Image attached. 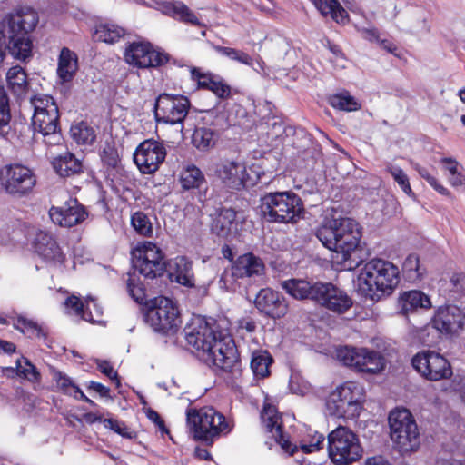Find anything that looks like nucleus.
<instances>
[{
    "label": "nucleus",
    "instance_id": "4be33fe9",
    "mask_svg": "<svg viewBox=\"0 0 465 465\" xmlns=\"http://www.w3.org/2000/svg\"><path fill=\"white\" fill-rule=\"evenodd\" d=\"M33 127L35 132L42 134L43 141L47 145L58 144L62 136L59 132V111H54L51 107V111L44 114H34Z\"/></svg>",
    "mask_w": 465,
    "mask_h": 465
},
{
    "label": "nucleus",
    "instance_id": "603ef678",
    "mask_svg": "<svg viewBox=\"0 0 465 465\" xmlns=\"http://www.w3.org/2000/svg\"><path fill=\"white\" fill-rule=\"evenodd\" d=\"M10 119L9 98L4 86L0 85V127L6 126Z\"/></svg>",
    "mask_w": 465,
    "mask_h": 465
},
{
    "label": "nucleus",
    "instance_id": "6e6d98bb",
    "mask_svg": "<svg viewBox=\"0 0 465 465\" xmlns=\"http://www.w3.org/2000/svg\"><path fill=\"white\" fill-rule=\"evenodd\" d=\"M324 436L321 433L314 432L313 435H311V440L308 444H302L301 449L304 453H312L316 450H319L324 442Z\"/></svg>",
    "mask_w": 465,
    "mask_h": 465
},
{
    "label": "nucleus",
    "instance_id": "7c9ffc66",
    "mask_svg": "<svg viewBox=\"0 0 465 465\" xmlns=\"http://www.w3.org/2000/svg\"><path fill=\"white\" fill-rule=\"evenodd\" d=\"M52 165L61 177L79 174L83 169L81 161L69 152H65L55 157L52 162Z\"/></svg>",
    "mask_w": 465,
    "mask_h": 465
},
{
    "label": "nucleus",
    "instance_id": "6e6552de",
    "mask_svg": "<svg viewBox=\"0 0 465 465\" xmlns=\"http://www.w3.org/2000/svg\"><path fill=\"white\" fill-rule=\"evenodd\" d=\"M363 401V387L357 382L347 381L330 394L326 407L330 415L353 419L360 414Z\"/></svg>",
    "mask_w": 465,
    "mask_h": 465
},
{
    "label": "nucleus",
    "instance_id": "423d86ee",
    "mask_svg": "<svg viewBox=\"0 0 465 465\" xmlns=\"http://www.w3.org/2000/svg\"><path fill=\"white\" fill-rule=\"evenodd\" d=\"M263 217L270 223H296L303 213V203L293 192H274L261 199Z\"/></svg>",
    "mask_w": 465,
    "mask_h": 465
},
{
    "label": "nucleus",
    "instance_id": "3c124183",
    "mask_svg": "<svg viewBox=\"0 0 465 465\" xmlns=\"http://www.w3.org/2000/svg\"><path fill=\"white\" fill-rule=\"evenodd\" d=\"M101 159L110 168H115L119 163V154L114 143H106L101 153Z\"/></svg>",
    "mask_w": 465,
    "mask_h": 465
},
{
    "label": "nucleus",
    "instance_id": "20e7f679",
    "mask_svg": "<svg viewBox=\"0 0 465 465\" xmlns=\"http://www.w3.org/2000/svg\"><path fill=\"white\" fill-rule=\"evenodd\" d=\"M361 292L371 301L390 295L399 283V270L391 262L372 259L361 269L358 276Z\"/></svg>",
    "mask_w": 465,
    "mask_h": 465
},
{
    "label": "nucleus",
    "instance_id": "bb28decb",
    "mask_svg": "<svg viewBox=\"0 0 465 465\" xmlns=\"http://www.w3.org/2000/svg\"><path fill=\"white\" fill-rule=\"evenodd\" d=\"M237 213L232 208H222L212 223V232L218 237L229 240L239 231Z\"/></svg>",
    "mask_w": 465,
    "mask_h": 465
},
{
    "label": "nucleus",
    "instance_id": "4c0bfd02",
    "mask_svg": "<svg viewBox=\"0 0 465 465\" xmlns=\"http://www.w3.org/2000/svg\"><path fill=\"white\" fill-rule=\"evenodd\" d=\"M64 306L67 310H72L73 312L81 317L83 320L91 322H100L101 320L98 318L101 316L100 310L97 309L96 317H94L91 312H87L89 310V304L86 306V310L84 308V302L76 296L71 295L64 301Z\"/></svg>",
    "mask_w": 465,
    "mask_h": 465
},
{
    "label": "nucleus",
    "instance_id": "aec40b11",
    "mask_svg": "<svg viewBox=\"0 0 465 465\" xmlns=\"http://www.w3.org/2000/svg\"><path fill=\"white\" fill-rule=\"evenodd\" d=\"M215 174L225 186L232 190L244 188L249 179L245 163L238 160L222 161L216 165Z\"/></svg>",
    "mask_w": 465,
    "mask_h": 465
},
{
    "label": "nucleus",
    "instance_id": "774afa93",
    "mask_svg": "<svg viewBox=\"0 0 465 465\" xmlns=\"http://www.w3.org/2000/svg\"><path fill=\"white\" fill-rule=\"evenodd\" d=\"M88 389L94 391L95 392L99 393L100 396L102 397H109L110 389L100 382H96L94 381H90Z\"/></svg>",
    "mask_w": 465,
    "mask_h": 465
},
{
    "label": "nucleus",
    "instance_id": "412c9836",
    "mask_svg": "<svg viewBox=\"0 0 465 465\" xmlns=\"http://www.w3.org/2000/svg\"><path fill=\"white\" fill-rule=\"evenodd\" d=\"M316 302L338 314L345 312L352 306V300L344 291L331 282H322L318 290Z\"/></svg>",
    "mask_w": 465,
    "mask_h": 465
},
{
    "label": "nucleus",
    "instance_id": "c03bdc74",
    "mask_svg": "<svg viewBox=\"0 0 465 465\" xmlns=\"http://www.w3.org/2000/svg\"><path fill=\"white\" fill-rule=\"evenodd\" d=\"M141 257L148 261L150 260H157V259H165V255L163 252L162 249L158 247L155 243L152 242H143L139 244L136 248L132 251V255H139Z\"/></svg>",
    "mask_w": 465,
    "mask_h": 465
},
{
    "label": "nucleus",
    "instance_id": "de8ad7c7",
    "mask_svg": "<svg viewBox=\"0 0 465 465\" xmlns=\"http://www.w3.org/2000/svg\"><path fill=\"white\" fill-rule=\"evenodd\" d=\"M31 104L34 107V114H44L51 111V107L54 111H58V106L54 98L45 94H37L31 98Z\"/></svg>",
    "mask_w": 465,
    "mask_h": 465
},
{
    "label": "nucleus",
    "instance_id": "a19ab883",
    "mask_svg": "<svg viewBox=\"0 0 465 465\" xmlns=\"http://www.w3.org/2000/svg\"><path fill=\"white\" fill-rule=\"evenodd\" d=\"M70 133L78 144H92L96 138L94 129L85 122L73 125Z\"/></svg>",
    "mask_w": 465,
    "mask_h": 465
},
{
    "label": "nucleus",
    "instance_id": "58836bf2",
    "mask_svg": "<svg viewBox=\"0 0 465 465\" xmlns=\"http://www.w3.org/2000/svg\"><path fill=\"white\" fill-rule=\"evenodd\" d=\"M402 272L410 282H416L421 279L425 270L421 267L420 258L417 254H409L402 263Z\"/></svg>",
    "mask_w": 465,
    "mask_h": 465
},
{
    "label": "nucleus",
    "instance_id": "dca6fc26",
    "mask_svg": "<svg viewBox=\"0 0 465 465\" xmlns=\"http://www.w3.org/2000/svg\"><path fill=\"white\" fill-rule=\"evenodd\" d=\"M124 59L133 66L145 69L165 64L169 61V55L154 50L149 43L134 42L126 47Z\"/></svg>",
    "mask_w": 465,
    "mask_h": 465
},
{
    "label": "nucleus",
    "instance_id": "9d476101",
    "mask_svg": "<svg viewBox=\"0 0 465 465\" xmlns=\"http://www.w3.org/2000/svg\"><path fill=\"white\" fill-rule=\"evenodd\" d=\"M132 264L133 271L128 272L127 290L131 297L142 304L146 302L145 288L136 272L145 279L153 280L163 275L167 271V264L165 259L146 261L140 253L138 256L132 255Z\"/></svg>",
    "mask_w": 465,
    "mask_h": 465
},
{
    "label": "nucleus",
    "instance_id": "5701e85b",
    "mask_svg": "<svg viewBox=\"0 0 465 465\" xmlns=\"http://www.w3.org/2000/svg\"><path fill=\"white\" fill-rule=\"evenodd\" d=\"M464 315L457 306L440 308L432 319V327L440 332L455 333L462 329Z\"/></svg>",
    "mask_w": 465,
    "mask_h": 465
},
{
    "label": "nucleus",
    "instance_id": "9b49d317",
    "mask_svg": "<svg viewBox=\"0 0 465 465\" xmlns=\"http://www.w3.org/2000/svg\"><path fill=\"white\" fill-rule=\"evenodd\" d=\"M36 184L34 172L19 164H7L0 169V187L7 194L15 197L28 195Z\"/></svg>",
    "mask_w": 465,
    "mask_h": 465
},
{
    "label": "nucleus",
    "instance_id": "680f3d73",
    "mask_svg": "<svg viewBox=\"0 0 465 465\" xmlns=\"http://www.w3.org/2000/svg\"><path fill=\"white\" fill-rule=\"evenodd\" d=\"M211 85L207 90L212 91L213 94H215L220 98H225L230 95L231 89L230 87L223 84L221 81H216L215 79L213 82L209 83Z\"/></svg>",
    "mask_w": 465,
    "mask_h": 465
},
{
    "label": "nucleus",
    "instance_id": "8fccbe9b",
    "mask_svg": "<svg viewBox=\"0 0 465 465\" xmlns=\"http://www.w3.org/2000/svg\"><path fill=\"white\" fill-rule=\"evenodd\" d=\"M15 327L22 332H26L29 335H35L37 337L45 336L43 329L36 322L24 317H18Z\"/></svg>",
    "mask_w": 465,
    "mask_h": 465
},
{
    "label": "nucleus",
    "instance_id": "e2e57ef3",
    "mask_svg": "<svg viewBox=\"0 0 465 465\" xmlns=\"http://www.w3.org/2000/svg\"><path fill=\"white\" fill-rule=\"evenodd\" d=\"M329 50L332 53L334 58H335V66L340 68L345 67V58L343 55V53L341 52V48L333 44L329 43L328 44Z\"/></svg>",
    "mask_w": 465,
    "mask_h": 465
},
{
    "label": "nucleus",
    "instance_id": "13d9d810",
    "mask_svg": "<svg viewBox=\"0 0 465 465\" xmlns=\"http://www.w3.org/2000/svg\"><path fill=\"white\" fill-rule=\"evenodd\" d=\"M176 18L180 21L188 23L193 25H199L200 22L196 15L186 6L183 3L180 5L179 13L177 14Z\"/></svg>",
    "mask_w": 465,
    "mask_h": 465
},
{
    "label": "nucleus",
    "instance_id": "a878e982",
    "mask_svg": "<svg viewBox=\"0 0 465 465\" xmlns=\"http://www.w3.org/2000/svg\"><path fill=\"white\" fill-rule=\"evenodd\" d=\"M322 282L308 281L305 279L292 278L282 281L281 287L296 300H312L316 302L318 290Z\"/></svg>",
    "mask_w": 465,
    "mask_h": 465
},
{
    "label": "nucleus",
    "instance_id": "a18cd8bd",
    "mask_svg": "<svg viewBox=\"0 0 465 465\" xmlns=\"http://www.w3.org/2000/svg\"><path fill=\"white\" fill-rule=\"evenodd\" d=\"M214 49L217 53L228 57L231 60L246 65H252V58L247 53L242 50L220 45L214 46Z\"/></svg>",
    "mask_w": 465,
    "mask_h": 465
},
{
    "label": "nucleus",
    "instance_id": "bf43d9fd",
    "mask_svg": "<svg viewBox=\"0 0 465 465\" xmlns=\"http://www.w3.org/2000/svg\"><path fill=\"white\" fill-rule=\"evenodd\" d=\"M98 370L106 375L110 380L115 382L116 386H120V381L118 379V374L114 371L111 364L106 361H97Z\"/></svg>",
    "mask_w": 465,
    "mask_h": 465
},
{
    "label": "nucleus",
    "instance_id": "c9c22d12",
    "mask_svg": "<svg viewBox=\"0 0 465 465\" xmlns=\"http://www.w3.org/2000/svg\"><path fill=\"white\" fill-rule=\"evenodd\" d=\"M273 359L267 351L256 350L252 354L251 368L256 377L265 378L270 374Z\"/></svg>",
    "mask_w": 465,
    "mask_h": 465
},
{
    "label": "nucleus",
    "instance_id": "4d7b16f0",
    "mask_svg": "<svg viewBox=\"0 0 465 465\" xmlns=\"http://www.w3.org/2000/svg\"><path fill=\"white\" fill-rule=\"evenodd\" d=\"M192 79L198 82L200 87L208 89L210 87V84L213 82L214 78L208 74H204L201 72L200 68L193 67L191 69Z\"/></svg>",
    "mask_w": 465,
    "mask_h": 465
},
{
    "label": "nucleus",
    "instance_id": "393cba45",
    "mask_svg": "<svg viewBox=\"0 0 465 465\" xmlns=\"http://www.w3.org/2000/svg\"><path fill=\"white\" fill-rule=\"evenodd\" d=\"M261 420L264 428L271 433L275 440L282 446L285 451L294 452L291 449V443L285 439L282 433V418L279 415L275 406L267 404L261 412Z\"/></svg>",
    "mask_w": 465,
    "mask_h": 465
},
{
    "label": "nucleus",
    "instance_id": "338daca9",
    "mask_svg": "<svg viewBox=\"0 0 465 465\" xmlns=\"http://www.w3.org/2000/svg\"><path fill=\"white\" fill-rule=\"evenodd\" d=\"M456 292H465V275L454 274L450 279Z\"/></svg>",
    "mask_w": 465,
    "mask_h": 465
},
{
    "label": "nucleus",
    "instance_id": "2eb2a0df",
    "mask_svg": "<svg viewBox=\"0 0 465 465\" xmlns=\"http://www.w3.org/2000/svg\"><path fill=\"white\" fill-rule=\"evenodd\" d=\"M413 368L430 381H440L451 376L449 361L440 354L425 351L417 353L411 360Z\"/></svg>",
    "mask_w": 465,
    "mask_h": 465
},
{
    "label": "nucleus",
    "instance_id": "e433bc0d",
    "mask_svg": "<svg viewBox=\"0 0 465 465\" xmlns=\"http://www.w3.org/2000/svg\"><path fill=\"white\" fill-rule=\"evenodd\" d=\"M180 182L184 190L196 189L205 183V177L198 167L188 165L182 171Z\"/></svg>",
    "mask_w": 465,
    "mask_h": 465
},
{
    "label": "nucleus",
    "instance_id": "49530a36",
    "mask_svg": "<svg viewBox=\"0 0 465 465\" xmlns=\"http://www.w3.org/2000/svg\"><path fill=\"white\" fill-rule=\"evenodd\" d=\"M386 171L392 176L395 183L401 188V190L408 195L412 194V190L409 182L408 175L399 166L388 164Z\"/></svg>",
    "mask_w": 465,
    "mask_h": 465
},
{
    "label": "nucleus",
    "instance_id": "052dcab7",
    "mask_svg": "<svg viewBox=\"0 0 465 465\" xmlns=\"http://www.w3.org/2000/svg\"><path fill=\"white\" fill-rule=\"evenodd\" d=\"M156 4L158 5L157 9L161 10L162 13L176 18L182 2H163Z\"/></svg>",
    "mask_w": 465,
    "mask_h": 465
},
{
    "label": "nucleus",
    "instance_id": "69168bd1",
    "mask_svg": "<svg viewBox=\"0 0 465 465\" xmlns=\"http://www.w3.org/2000/svg\"><path fill=\"white\" fill-rule=\"evenodd\" d=\"M6 51L9 52V39L6 36L5 28L0 30V63L3 62Z\"/></svg>",
    "mask_w": 465,
    "mask_h": 465
},
{
    "label": "nucleus",
    "instance_id": "f8f14e48",
    "mask_svg": "<svg viewBox=\"0 0 465 465\" xmlns=\"http://www.w3.org/2000/svg\"><path fill=\"white\" fill-rule=\"evenodd\" d=\"M338 359L357 371L376 374L385 367V358L381 352L366 348L344 347L337 351Z\"/></svg>",
    "mask_w": 465,
    "mask_h": 465
},
{
    "label": "nucleus",
    "instance_id": "ea45409f",
    "mask_svg": "<svg viewBox=\"0 0 465 465\" xmlns=\"http://www.w3.org/2000/svg\"><path fill=\"white\" fill-rule=\"evenodd\" d=\"M124 35V29L113 24L101 25L96 27L94 37L108 44L117 42Z\"/></svg>",
    "mask_w": 465,
    "mask_h": 465
},
{
    "label": "nucleus",
    "instance_id": "b1692460",
    "mask_svg": "<svg viewBox=\"0 0 465 465\" xmlns=\"http://www.w3.org/2000/svg\"><path fill=\"white\" fill-rule=\"evenodd\" d=\"M35 252L47 262L62 263L64 254L55 239L46 231H38L33 242Z\"/></svg>",
    "mask_w": 465,
    "mask_h": 465
},
{
    "label": "nucleus",
    "instance_id": "473e14b6",
    "mask_svg": "<svg viewBox=\"0 0 465 465\" xmlns=\"http://www.w3.org/2000/svg\"><path fill=\"white\" fill-rule=\"evenodd\" d=\"M6 81L8 88L16 97L20 98L26 94L29 85L27 74L21 66L11 67L6 74Z\"/></svg>",
    "mask_w": 465,
    "mask_h": 465
},
{
    "label": "nucleus",
    "instance_id": "ddd939ff",
    "mask_svg": "<svg viewBox=\"0 0 465 465\" xmlns=\"http://www.w3.org/2000/svg\"><path fill=\"white\" fill-rule=\"evenodd\" d=\"M190 101L183 95L161 94L154 104V116L157 123L183 124L188 114Z\"/></svg>",
    "mask_w": 465,
    "mask_h": 465
},
{
    "label": "nucleus",
    "instance_id": "2f4dec72",
    "mask_svg": "<svg viewBox=\"0 0 465 465\" xmlns=\"http://www.w3.org/2000/svg\"><path fill=\"white\" fill-rule=\"evenodd\" d=\"M315 7L324 16L330 15L338 24H346L349 21L347 11L338 0H311Z\"/></svg>",
    "mask_w": 465,
    "mask_h": 465
},
{
    "label": "nucleus",
    "instance_id": "f704fd0d",
    "mask_svg": "<svg viewBox=\"0 0 465 465\" xmlns=\"http://www.w3.org/2000/svg\"><path fill=\"white\" fill-rule=\"evenodd\" d=\"M219 139V133L210 127H196L193 136V144L200 151L213 148Z\"/></svg>",
    "mask_w": 465,
    "mask_h": 465
},
{
    "label": "nucleus",
    "instance_id": "a211bd4d",
    "mask_svg": "<svg viewBox=\"0 0 465 465\" xmlns=\"http://www.w3.org/2000/svg\"><path fill=\"white\" fill-rule=\"evenodd\" d=\"M49 216L54 223L71 228L83 223L87 218L88 213L76 199L71 198L61 206H52Z\"/></svg>",
    "mask_w": 465,
    "mask_h": 465
},
{
    "label": "nucleus",
    "instance_id": "39448f33",
    "mask_svg": "<svg viewBox=\"0 0 465 465\" xmlns=\"http://www.w3.org/2000/svg\"><path fill=\"white\" fill-rule=\"evenodd\" d=\"M186 423L193 438L207 445H213L218 438L227 435L232 428L223 414L209 406L188 408Z\"/></svg>",
    "mask_w": 465,
    "mask_h": 465
},
{
    "label": "nucleus",
    "instance_id": "0e129e2a",
    "mask_svg": "<svg viewBox=\"0 0 465 465\" xmlns=\"http://www.w3.org/2000/svg\"><path fill=\"white\" fill-rule=\"evenodd\" d=\"M357 31L368 41H379V32L375 27L365 28L357 26Z\"/></svg>",
    "mask_w": 465,
    "mask_h": 465
},
{
    "label": "nucleus",
    "instance_id": "864d4df0",
    "mask_svg": "<svg viewBox=\"0 0 465 465\" xmlns=\"http://www.w3.org/2000/svg\"><path fill=\"white\" fill-rule=\"evenodd\" d=\"M241 279L236 275L234 267L232 265L230 270H225L221 275L219 284L220 287L226 291H234L238 285L237 280Z\"/></svg>",
    "mask_w": 465,
    "mask_h": 465
},
{
    "label": "nucleus",
    "instance_id": "c756f323",
    "mask_svg": "<svg viewBox=\"0 0 465 465\" xmlns=\"http://www.w3.org/2000/svg\"><path fill=\"white\" fill-rule=\"evenodd\" d=\"M400 312L408 315L418 309H430L431 302L430 297L421 291L412 290L402 292L398 299Z\"/></svg>",
    "mask_w": 465,
    "mask_h": 465
},
{
    "label": "nucleus",
    "instance_id": "7ed1b4c3",
    "mask_svg": "<svg viewBox=\"0 0 465 465\" xmlns=\"http://www.w3.org/2000/svg\"><path fill=\"white\" fill-rule=\"evenodd\" d=\"M37 23V13L28 6L19 7L5 16L3 26L9 39V54L14 58L25 61L31 57L33 44L30 33Z\"/></svg>",
    "mask_w": 465,
    "mask_h": 465
},
{
    "label": "nucleus",
    "instance_id": "37998d69",
    "mask_svg": "<svg viewBox=\"0 0 465 465\" xmlns=\"http://www.w3.org/2000/svg\"><path fill=\"white\" fill-rule=\"evenodd\" d=\"M329 104L333 108L347 112L356 111L361 107L356 99L347 92L331 95L329 97Z\"/></svg>",
    "mask_w": 465,
    "mask_h": 465
},
{
    "label": "nucleus",
    "instance_id": "79ce46f5",
    "mask_svg": "<svg viewBox=\"0 0 465 465\" xmlns=\"http://www.w3.org/2000/svg\"><path fill=\"white\" fill-rule=\"evenodd\" d=\"M16 374L30 382H40L41 374L35 365L25 357L17 359L15 361Z\"/></svg>",
    "mask_w": 465,
    "mask_h": 465
},
{
    "label": "nucleus",
    "instance_id": "c85d7f7f",
    "mask_svg": "<svg viewBox=\"0 0 465 465\" xmlns=\"http://www.w3.org/2000/svg\"><path fill=\"white\" fill-rule=\"evenodd\" d=\"M232 266L236 275L241 279L261 277L265 272L262 260L252 252L240 255Z\"/></svg>",
    "mask_w": 465,
    "mask_h": 465
},
{
    "label": "nucleus",
    "instance_id": "f03ea898",
    "mask_svg": "<svg viewBox=\"0 0 465 465\" xmlns=\"http://www.w3.org/2000/svg\"><path fill=\"white\" fill-rule=\"evenodd\" d=\"M317 238L329 250L333 252L332 258L339 263L352 260V255L360 247L361 230L359 223L351 218L326 220L317 230Z\"/></svg>",
    "mask_w": 465,
    "mask_h": 465
},
{
    "label": "nucleus",
    "instance_id": "72a5a7b5",
    "mask_svg": "<svg viewBox=\"0 0 465 465\" xmlns=\"http://www.w3.org/2000/svg\"><path fill=\"white\" fill-rule=\"evenodd\" d=\"M77 70L75 54L68 48H63L59 56L57 68L58 76L63 82H69L73 79Z\"/></svg>",
    "mask_w": 465,
    "mask_h": 465
},
{
    "label": "nucleus",
    "instance_id": "f257e3e1",
    "mask_svg": "<svg viewBox=\"0 0 465 465\" xmlns=\"http://www.w3.org/2000/svg\"><path fill=\"white\" fill-rule=\"evenodd\" d=\"M188 345L193 347L198 357L207 365L230 371L237 362V350L232 337L217 331L204 319H195L184 330Z\"/></svg>",
    "mask_w": 465,
    "mask_h": 465
},
{
    "label": "nucleus",
    "instance_id": "4468645a",
    "mask_svg": "<svg viewBox=\"0 0 465 465\" xmlns=\"http://www.w3.org/2000/svg\"><path fill=\"white\" fill-rule=\"evenodd\" d=\"M145 322L154 331L164 334L174 333L181 323L179 311L168 298H161L157 305L147 311Z\"/></svg>",
    "mask_w": 465,
    "mask_h": 465
},
{
    "label": "nucleus",
    "instance_id": "6ab92c4d",
    "mask_svg": "<svg viewBox=\"0 0 465 465\" xmlns=\"http://www.w3.org/2000/svg\"><path fill=\"white\" fill-rule=\"evenodd\" d=\"M254 304L257 310L272 319H280L288 312L289 305L285 297L271 288H263L257 293Z\"/></svg>",
    "mask_w": 465,
    "mask_h": 465
},
{
    "label": "nucleus",
    "instance_id": "cd10ccee",
    "mask_svg": "<svg viewBox=\"0 0 465 465\" xmlns=\"http://www.w3.org/2000/svg\"><path fill=\"white\" fill-rule=\"evenodd\" d=\"M169 277L177 283L193 288L195 286V277L193 262L185 256H177L169 262Z\"/></svg>",
    "mask_w": 465,
    "mask_h": 465
},
{
    "label": "nucleus",
    "instance_id": "f3484780",
    "mask_svg": "<svg viewBox=\"0 0 465 465\" xmlns=\"http://www.w3.org/2000/svg\"><path fill=\"white\" fill-rule=\"evenodd\" d=\"M166 156L164 146L153 140L140 143L134 153V161L143 173H153L158 170Z\"/></svg>",
    "mask_w": 465,
    "mask_h": 465
},
{
    "label": "nucleus",
    "instance_id": "5fc2aeb1",
    "mask_svg": "<svg viewBox=\"0 0 465 465\" xmlns=\"http://www.w3.org/2000/svg\"><path fill=\"white\" fill-rule=\"evenodd\" d=\"M53 379L56 382L57 387L65 394L72 395L76 385L72 380L61 371H54Z\"/></svg>",
    "mask_w": 465,
    "mask_h": 465
},
{
    "label": "nucleus",
    "instance_id": "0eeeda50",
    "mask_svg": "<svg viewBox=\"0 0 465 465\" xmlns=\"http://www.w3.org/2000/svg\"><path fill=\"white\" fill-rule=\"evenodd\" d=\"M390 435L393 447L401 453L418 450L420 430L412 414L407 409H395L388 418Z\"/></svg>",
    "mask_w": 465,
    "mask_h": 465
},
{
    "label": "nucleus",
    "instance_id": "09e8293b",
    "mask_svg": "<svg viewBox=\"0 0 465 465\" xmlns=\"http://www.w3.org/2000/svg\"><path fill=\"white\" fill-rule=\"evenodd\" d=\"M131 223L134 230L141 235L150 236L153 233L152 223L148 216L142 213L137 212L133 214Z\"/></svg>",
    "mask_w": 465,
    "mask_h": 465
},
{
    "label": "nucleus",
    "instance_id": "1a4fd4ad",
    "mask_svg": "<svg viewBox=\"0 0 465 465\" xmlns=\"http://www.w3.org/2000/svg\"><path fill=\"white\" fill-rule=\"evenodd\" d=\"M358 436L349 428L339 426L328 435V454L335 465L351 464L362 456Z\"/></svg>",
    "mask_w": 465,
    "mask_h": 465
}]
</instances>
